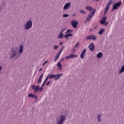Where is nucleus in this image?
Segmentation results:
<instances>
[{
  "label": "nucleus",
  "mask_w": 124,
  "mask_h": 124,
  "mask_svg": "<svg viewBox=\"0 0 124 124\" xmlns=\"http://www.w3.org/2000/svg\"><path fill=\"white\" fill-rule=\"evenodd\" d=\"M17 54H18L17 49L15 47H12L10 52V60H12L13 59H14V58H16V60L18 59L19 58V55H17Z\"/></svg>",
  "instance_id": "obj_1"
},
{
  "label": "nucleus",
  "mask_w": 124,
  "mask_h": 124,
  "mask_svg": "<svg viewBox=\"0 0 124 124\" xmlns=\"http://www.w3.org/2000/svg\"><path fill=\"white\" fill-rule=\"evenodd\" d=\"M66 116L63 114H61L59 116V119L58 121V118L56 119V121L57 122V124H63L64 123V121H65Z\"/></svg>",
  "instance_id": "obj_2"
},
{
  "label": "nucleus",
  "mask_w": 124,
  "mask_h": 124,
  "mask_svg": "<svg viewBox=\"0 0 124 124\" xmlns=\"http://www.w3.org/2000/svg\"><path fill=\"white\" fill-rule=\"evenodd\" d=\"M24 27L26 31H29V30L31 29L32 28V21L31 20L27 21L24 25Z\"/></svg>",
  "instance_id": "obj_3"
},
{
  "label": "nucleus",
  "mask_w": 124,
  "mask_h": 124,
  "mask_svg": "<svg viewBox=\"0 0 124 124\" xmlns=\"http://www.w3.org/2000/svg\"><path fill=\"white\" fill-rule=\"evenodd\" d=\"M95 11H96V9H93V11L91 12L90 14L89 15V16L87 17L84 23L85 24H87L93 17V15H94V14L95 13Z\"/></svg>",
  "instance_id": "obj_4"
},
{
  "label": "nucleus",
  "mask_w": 124,
  "mask_h": 124,
  "mask_svg": "<svg viewBox=\"0 0 124 124\" xmlns=\"http://www.w3.org/2000/svg\"><path fill=\"white\" fill-rule=\"evenodd\" d=\"M121 4H122V1H119V2H118L116 3L113 6L112 11L115 10H116V9H118V7H120V6L121 5Z\"/></svg>",
  "instance_id": "obj_5"
},
{
  "label": "nucleus",
  "mask_w": 124,
  "mask_h": 124,
  "mask_svg": "<svg viewBox=\"0 0 124 124\" xmlns=\"http://www.w3.org/2000/svg\"><path fill=\"white\" fill-rule=\"evenodd\" d=\"M78 55L75 54H70L67 57H65L66 60H69V59H74L75 58H77Z\"/></svg>",
  "instance_id": "obj_6"
},
{
  "label": "nucleus",
  "mask_w": 124,
  "mask_h": 124,
  "mask_svg": "<svg viewBox=\"0 0 124 124\" xmlns=\"http://www.w3.org/2000/svg\"><path fill=\"white\" fill-rule=\"evenodd\" d=\"M78 21L72 20L71 21V25L74 29H76L77 28V26H78Z\"/></svg>",
  "instance_id": "obj_7"
},
{
  "label": "nucleus",
  "mask_w": 124,
  "mask_h": 124,
  "mask_svg": "<svg viewBox=\"0 0 124 124\" xmlns=\"http://www.w3.org/2000/svg\"><path fill=\"white\" fill-rule=\"evenodd\" d=\"M86 53H87V49L86 48H84L82 50V51L81 52V54H80V58L83 60V59H84V57H85V54H86Z\"/></svg>",
  "instance_id": "obj_8"
},
{
  "label": "nucleus",
  "mask_w": 124,
  "mask_h": 124,
  "mask_svg": "<svg viewBox=\"0 0 124 124\" xmlns=\"http://www.w3.org/2000/svg\"><path fill=\"white\" fill-rule=\"evenodd\" d=\"M71 5V3L70 2H68L66 3L63 8V10H66V9H68V8H70V6Z\"/></svg>",
  "instance_id": "obj_9"
},
{
  "label": "nucleus",
  "mask_w": 124,
  "mask_h": 124,
  "mask_svg": "<svg viewBox=\"0 0 124 124\" xmlns=\"http://www.w3.org/2000/svg\"><path fill=\"white\" fill-rule=\"evenodd\" d=\"M88 48L90 51H93V50H94V44L91 43L89 45Z\"/></svg>",
  "instance_id": "obj_10"
},
{
  "label": "nucleus",
  "mask_w": 124,
  "mask_h": 124,
  "mask_svg": "<svg viewBox=\"0 0 124 124\" xmlns=\"http://www.w3.org/2000/svg\"><path fill=\"white\" fill-rule=\"evenodd\" d=\"M31 89L33 91H34L36 93L38 92V89H39V85L36 86L35 85H32Z\"/></svg>",
  "instance_id": "obj_11"
},
{
  "label": "nucleus",
  "mask_w": 124,
  "mask_h": 124,
  "mask_svg": "<svg viewBox=\"0 0 124 124\" xmlns=\"http://www.w3.org/2000/svg\"><path fill=\"white\" fill-rule=\"evenodd\" d=\"M62 76V74H57L55 75V78L54 80L57 81V80H59Z\"/></svg>",
  "instance_id": "obj_12"
},
{
  "label": "nucleus",
  "mask_w": 124,
  "mask_h": 124,
  "mask_svg": "<svg viewBox=\"0 0 124 124\" xmlns=\"http://www.w3.org/2000/svg\"><path fill=\"white\" fill-rule=\"evenodd\" d=\"M106 20H107V17L106 16L103 17L100 21L101 25L104 24V23L106 22Z\"/></svg>",
  "instance_id": "obj_13"
},
{
  "label": "nucleus",
  "mask_w": 124,
  "mask_h": 124,
  "mask_svg": "<svg viewBox=\"0 0 124 124\" xmlns=\"http://www.w3.org/2000/svg\"><path fill=\"white\" fill-rule=\"evenodd\" d=\"M24 50V45L21 44L19 46V49H18L19 54H22L23 53V51Z\"/></svg>",
  "instance_id": "obj_14"
},
{
  "label": "nucleus",
  "mask_w": 124,
  "mask_h": 124,
  "mask_svg": "<svg viewBox=\"0 0 124 124\" xmlns=\"http://www.w3.org/2000/svg\"><path fill=\"white\" fill-rule=\"evenodd\" d=\"M44 76V74H42L40 77L39 78L37 83L38 84H41V82H42V78H43V76Z\"/></svg>",
  "instance_id": "obj_15"
},
{
  "label": "nucleus",
  "mask_w": 124,
  "mask_h": 124,
  "mask_svg": "<svg viewBox=\"0 0 124 124\" xmlns=\"http://www.w3.org/2000/svg\"><path fill=\"white\" fill-rule=\"evenodd\" d=\"M109 7H110V6H108V5H106L105 8V11H104L105 15L107 13V12H108V10H109Z\"/></svg>",
  "instance_id": "obj_16"
},
{
  "label": "nucleus",
  "mask_w": 124,
  "mask_h": 124,
  "mask_svg": "<svg viewBox=\"0 0 124 124\" xmlns=\"http://www.w3.org/2000/svg\"><path fill=\"white\" fill-rule=\"evenodd\" d=\"M28 97H31V98H38V97H37V96L32 94V93H30L28 95Z\"/></svg>",
  "instance_id": "obj_17"
},
{
  "label": "nucleus",
  "mask_w": 124,
  "mask_h": 124,
  "mask_svg": "<svg viewBox=\"0 0 124 124\" xmlns=\"http://www.w3.org/2000/svg\"><path fill=\"white\" fill-rule=\"evenodd\" d=\"M64 46H62L60 50L59 51V52L57 53V55H58V56H61V54H62V49H63Z\"/></svg>",
  "instance_id": "obj_18"
},
{
  "label": "nucleus",
  "mask_w": 124,
  "mask_h": 124,
  "mask_svg": "<svg viewBox=\"0 0 124 124\" xmlns=\"http://www.w3.org/2000/svg\"><path fill=\"white\" fill-rule=\"evenodd\" d=\"M104 31H105V29H104V28H102L98 31V33H99V34H100V35H101L102 34V33H103V32H104Z\"/></svg>",
  "instance_id": "obj_19"
},
{
  "label": "nucleus",
  "mask_w": 124,
  "mask_h": 124,
  "mask_svg": "<svg viewBox=\"0 0 124 124\" xmlns=\"http://www.w3.org/2000/svg\"><path fill=\"white\" fill-rule=\"evenodd\" d=\"M86 10H88V11H90V12L93 10V7L89 6H87L86 7Z\"/></svg>",
  "instance_id": "obj_20"
},
{
  "label": "nucleus",
  "mask_w": 124,
  "mask_h": 124,
  "mask_svg": "<svg viewBox=\"0 0 124 124\" xmlns=\"http://www.w3.org/2000/svg\"><path fill=\"white\" fill-rule=\"evenodd\" d=\"M123 72H124V65L122 66L120 71L119 72V74H121L123 73Z\"/></svg>",
  "instance_id": "obj_21"
},
{
  "label": "nucleus",
  "mask_w": 124,
  "mask_h": 124,
  "mask_svg": "<svg viewBox=\"0 0 124 124\" xmlns=\"http://www.w3.org/2000/svg\"><path fill=\"white\" fill-rule=\"evenodd\" d=\"M102 56H103L102 53L99 52L98 53H97L96 57L98 59H99V58H101L102 57Z\"/></svg>",
  "instance_id": "obj_22"
},
{
  "label": "nucleus",
  "mask_w": 124,
  "mask_h": 124,
  "mask_svg": "<svg viewBox=\"0 0 124 124\" xmlns=\"http://www.w3.org/2000/svg\"><path fill=\"white\" fill-rule=\"evenodd\" d=\"M63 37V33H62V32H61L60 33L59 35L58 38H60L61 39H62Z\"/></svg>",
  "instance_id": "obj_23"
},
{
  "label": "nucleus",
  "mask_w": 124,
  "mask_h": 124,
  "mask_svg": "<svg viewBox=\"0 0 124 124\" xmlns=\"http://www.w3.org/2000/svg\"><path fill=\"white\" fill-rule=\"evenodd\" d=\"M60 58V55H58V54H56L55 57L54 61L57 62V60H59V58Z\"/></svg>",
  "instance_id": "obj_24"
},
{
  "label": "nucleus",
  "mask_w": 124,
  "mask_h": 124,
  "mask_svg": "<svg viewBox=\"0 0 124 124\" xmlns=\"http://www.w3.org/2000/svg\"><path fill=\"white\" fill-rule=\"evenodd\" d=\"M91 39H92V40H96V37H95L94 35H91Z\"/></svg>",
  "instance_id": "obj_25"
},
{
  "label": "nucleus",
  "mask_w": 124,
  "mask_h": 124,
  "mask_svg": "<svg viewBox=\"0 0 124 124\" xmlns=\"http://www.w3.org/2000/svg\"><path fill=\"white\" fill-rule=\"evenodd\" d=\"M57 66L59 67L60 69H62V64L61 63V62H59L57 63Z\"/></svg>",
  "instance_id": "obj_26"
},
{
  "label": "nucleus",
  "mask_w": 124,
  "mask_h": 124,
  "mask_svg": "<svg viewBox=\"0 0 124 124\" xmlns=\"http://www.w3.org/2000/svg\"><path fill=\"white\" fill-rule=\"evenodd\" d=\"M112 2H113V0H109L108 1V2L107 5L110 6V5L112 3Z\"/></svg>",
  "instance_id": "obj_27"
},
{
  "label": "nucleus",
  "mask_w": 124,
  "mask_h": 124,
  "mask_svg": "<svg viewBox=\"0 0 124 124\" xmlns=\"http://www.w3.org/2000/svg\"><path fill=\"white\" fill-rule=\"evenodd\" d=\"M73 31V30L68 29L67 30V31L65 32V33H71V32Z\"/></svg>",
  "instance_id": "obj_28"
},
{
  "label": "nucleus",
  "mask_w": 124,
  "mask_h": 124,
  "mask_svg": "<svg viewBox=\"0 0 124 124\" xmlns=\"http://www.w3.org/2000/svg\"><path fill=\"white\" fill-rule=\"evenodd\" d=\"M101 118V115L100 114H98L97 115V120H98V122H100V118Z\"/></svg>",
  "instance_id": "obj_29"
},
{
  "label": "nucleus",
  "mask_w": 124,
  "mask_h": 124,
  "mask_svg": "<svg viewBox=\"0 0 124 124\" xmlns=\"http://www.w3.org/2000/svg\"><path fill=\"white\" fill-rule=\"evenodd\" d=\"M49 76H50V74H48V76L46 77V78L45 80L44 81V83H46V82H47V80H48V78H49Z\"/></svg>",
  "instance_id": "obj_30"
},
{
  "label": "nucleus",
  "mask_w": 124,
  "mask_h": 124,
  "mask_svg": "<svg viewBox=\"0 0 124 124\" xmlns=\"http://www.w3.org/2000/svg\"><path fill=\"white\" fill-rule=\"evenodd\" d=\"M55 75H54V74H52L49 77V79H52V78H54L55 79Z\"/></svg>",
  "instance_id": "obj_31"
},
{
  "label": "nucleus",
  "mask_w": 124,
  "mask_h": 124,
  "mask_svg": "<svg viewBox=\"0 0 124 124\" xmlns=\"http://www.w3.org/2000/svg\"><path fill=\"white\" fill-rule=\"evenodd\" d=\"M80 44V43L78 42L75 46V48H78V46H79Z\"/></svg>",
  "instance_id": "obj_32"
},
{
  "label": "nucleus",
  "mask_w": 124,
  "mask_h": 124,
  "mask_svg": "<svg viewBox=\"0 0 124 124\" xmlns=\"http://www.w3.org/2000/svg\"><path fill=\"white\" fill-rule=\"evenodd\" d=\"M92 38V36H87L86 38V40H90Z\"/></svg>",
  "instance_id": "obj_33"
},
{
  "label": "nucleus",
  "mask_w": 124,
  "mask_h": 124,
  "mask_svg": "<svg viewBox=\"0 0 124 124\" xmlns=\"http://www.w3.org/2000/svg\"><path fill=\"white\" fill-rule=\"evenodd\" d=\"M79 12L80 13H82V14H86V12L83 10H80Z\"/></svg>",
  "instance_id": "obj_34"
},
{
  "label": "nucleus",
  "mask_w": 124,
  "mask_h": 124,
  "mask_svg": "<svg viewBox=\"0 0 124 124\" xmlns=\"http://www.w3.org/2000/svg\"><path fill=\"white\" fill-rule=\"evenodd\" d=\"M68 16H69V15H68V14H65L63 15V17L64 18H66V17H68Z\"/></svg>",
  "instance_id": "obj_35"
},
{
  "label": "nucleus",
  "mask_w": 124,
  "mask_h": 124,
  "mask_svg": "<svg viewBox=\"0 0 124 124\" xmlns=\"http://www.w3.org/2000/svg\"><path fill=\"white\" fill-rule=\"evenodd\" d=\"M39 92H42V91H43V88H42V87H41L40 88H39Z\"/></svg>",
  "instance_id": "obj_36"
},
{
  "label": "nucleus",
  "mask_w": 124,
  "mask_h": 124,
  "mask_svg": "<svg viewBox=\"0 0 124 124\" xmlns=\"http://www.w3.org/2000/svg\"><path fill=\"white\" fill-rule=\"evenodd\" d=\"M58 48H59V46L55 45L54 46L53 49H54V50H57Z\"/></svg>",
  "instance_id": "obj_37"
},
{
  "label": "nucleus",
  "mask_w": 124,
  "mask_h": 124,
  "mask_svg": "<svg viewBox=\"0 0 124 124\" xmlns=\"http://www.w3.org/2000/svg\"><path fill=\"white\" fill-rule=\"evenodd\" d=\"M64 37L65 38H66V39H67V38L69 37H68V34H65V35L64 36Z\"/></svg>",
  "instance_id": "obj_38"
},
{
  "label": "nucleus",
  "mask_w": 124,
  "mask_h": 124,
  "mask_svg": "<svg viewBox=\"0 0 124 124\" xmlns=\"http://www.w3.org/2000/svg\"><path fill=\"white\" fill-rule=\"evenodd\" d=\"M51 83V81H48L47 83H46V86H49V84Z\"/></svg>",
  "instance_id": "obj_39"
},
{
  "label": "nucleus",
  "mask_w": 124,
  "mask_h": 124,
  "mask_svg": "<svg viewBox=\"0 0 124 124\" xmlns=\"http://www.w3.org/2000/svg\"><path fill=\"white\" fill-rule=\"evenodd\" d=\"M65 30H66V28H65L64 29H63L61 32H62V33H63V31H65Z\"/></svg>",
  "instance_id": "obj_40"
},
{
  "label": "nucleus",
  "mask_w": 124,
  "mask_h": 124,
  "mask_svg": "<svg viewBox=\"0 0 124 124\" xmlns=\"http://www.w3.org/2000/svg\"><path fill=\"white\" fill-rule=\"evenodd\" d=\"M72 35H73V34H70V33L68 34V36L69 37V36H72Z\"/></svg>",
  "instance_id": "obj_41"
},
{
  "label": "nucleus",
  "mask_w": 124,
  "mask_h": 124,
  "mask_svg": "<svg viewBox=\"0 0 124 124\" xmlns=\"http://www.w3.org/2000/svg\"><path fill=\"white\" fill-rule=\"evenodd\" d=\"M47 62H48V61H46L43 64V65H45V64L46 63H47Z\"/></svg>",
  "instance_id": "obj_42"
},
{
  "label": "nucleus",
  "mask_w": 124,
  "mask_h": 124,
  "mask_svg": "<svg viewBox=\"0 0 124 124\" xmlns=\"http://www.w3.org/2000/svg\"><path fill=\"white\" fill-rule=\"evenodd\" d=\"M45 84L46 83L45 82H43V84L41 86L42 88H43L44 86V85H45Z\"/></svg>",
  "instance_id": "obj_43"
},
{
  "label": "nucleus",
  "mask_w": 124,
  "mask_h": 124,
  "mask_svg": "<svg viewBox=\"0 0 124 124\" xmlns=\"http://www.w3.org/2000/svg\"><path fill=\"white\" fill-rule=\"evenodd\" d=\"M63 61H64V58H62L60 62H63Z\"/></svg>",
  "instance_id": "obj_44"
},
{
  "label": "nucleus",
  "mask_w": 124,
  "mask_h": 124,
  "mask_svg": "<svg viewBox=\"0 0 124 124\" xmlns=\"http://www.w3.org/2000/svg\"><path fill=\"white\" fill-rule=\"evenodd\" d=\"M62 43L63 42H61L59 44V45L61 46V45H62Z\"/></svg>",
  "instance_id": "obj_45"
},
{
  "label": "nucleus",
  "mask_w": 124,
  "mask_h": 124,
  "mask_svg": "<svg viewBox=\"0 0 124 124\" xmlns=\"http://www.w3.org/2000/svg\"><path fill=\"white\" fill-rule=\"evenodd\" d=\"M108 25V22H106L105 24V26H107Z\"/></svg>",
  "instance_id": "obj_46"
},
{
  "label": "nucleus",
  "mask_w": 124,
  "mask_h": 124,
  "mask_svg": "<svg viewBox=\"0 0 124 124\" xmlns=\"http://www.w3.org/2000/svg\"><path fill=\"white\" fill-rule=\"evenodd\" d=\"M42 70V68H40V69H39V71H41Z\"/></svg>",
  "instance_id": "obj_47"
},
{
  "label": "nucleus",
  "mask_w": 124,
  "mask_h": 124,
  "mask_svg": "<svg viewBox=\"0 0 124 124\" xmlns=\"http://www.w3.org/2000/svg\"><path fill=\"white\" fill-rule=\"evenodd\" d=\"M35 101H37V98H35Z\"/></svg>",
  "instance_id": "obj_48"
},
{
  "label": "nucleus",
  "mask_w": 124,
  "mask_h": 124,
  "mask_svg": "<svg viewBox=\"0 0 124 124\" xmlns=\"http://www.w3.org/2000/svg\"><path fill=\"white\" fill-rule=\"evenodd\" d=\"M96 28H97V26H96L95 27V29H96Z\"/></svg>",
  "instance_id": "obj_49"
},
{
  "label": "nucleus",
  "mask_w": 124,
  "mask_h": 124,
  "mask_svg": "<svg viewBox=\"0 0 124 124\" xmlns=\"http://www.w3.org/2000/svg\"><path fill=\"white\" fill-rule=\"evenodd\" d=\"M93 31V29H90V31Z\"/></svg>",
  "instance_id": "obj_50"
}]
</instances>
